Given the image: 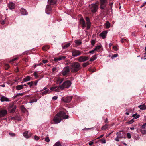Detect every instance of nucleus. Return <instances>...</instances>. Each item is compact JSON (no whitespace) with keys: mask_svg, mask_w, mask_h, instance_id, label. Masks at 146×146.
I'll return each mask as SVG.
<instances>
[{"mask_svg":"<svg viewBox=\"0 0 146 146\" xmlns=\"http://www.w3.org/2000/svg\"><path fill=\"white\" fill-rule=\"evenodd\" d=\"M56 67H54L52 69V70L53 72H54V71H56Z\"/></svg>","mask_w":146,"mask_h":146,"instance_id":"63","label":"nucleus"},{"mask_svg":"<svg viewBox=\"0 0 146 146\" xmlns=\"http://www.w3.org/2000/svg\"><path fill=\"white\" fill-rule=\"evenodd\" d=\"M8 7L11 9H14L15 7V5L14 3L11 2H9L8 4Z\"/></svg>","mask_w":146,"mask_h":146,"instance_id":"18","label":"nucleus"},{"mask_svg":"<svg viewBox=\"0 0 146 146\" xmlns=\"http://www.w3.org/2000/svg\"><path fill=\"white\" fill-rule=\"evenodd\" d=\"M101 48V45L97 46L94 49V50H95L96 52H99L100 51Z\"/></svg>","mask_w":146,"mask_h":146,"instance_id":"21","label":"nucleus"},{"mask_svg":"<svg viewBox=\"0 0 146 146\" xmlns=\"http://www.w3.org/2000/svg\"><path fill=\"white\" fill-rule=\"evenodd\" d=\"M127 137L128 139H130L131 138V134H130V133H127Z\"/></svg>","mask_w":146,"mask_h":146,"instance_id":"43","label":"nucleus"},{"mask_svg":"<svg viewBox=\"0 0 146 146\" xmlns=\"http://www.w3.org/2000/svg\"><path fill=\"white\" fill-rule=\"evenodd\" d=\"M107 32L106 31H103L100 35V37H102V38L104 39L106 38V35L107 34Z\"/></svg>","mask_w":146,"mask_h":146,"instance_id":"19","label":"nucleus"},{"mask_svg":"<svg viewBox=\"0 0 146 146\" xmlns=\"http://www.w3.org/2000/svg\"><path fill=\"white\" fill-rule=\"evenodd\" d=\"M71 82L68 80H67L64 82L63 84L60 85V89L64 90L65 88H68L71 86Z\"/></svg>","mask_w":146,"mask_h":146,"instance_id":"3","label":"nucleus"},{"mask_svg":"<svg viewBox=\"0 0 146 146\" xmlns=\"http://www.w3.org/2000/svg\"><path fill=\"white\" fill-rule=\"evenodd\" d=\"M139 130L141 132V133L143 134V135L146 134V130H145L141 129H140Z\"/></svg>","mask_w":146,"mask_h":146,"instance_id":"37","label":"nucleus"},{"mask_svg":"<svg viewBox=\"0 0 146 146\" xmlns=\"http://www.w3.org/2000/svg\"><path fill=\"white\" fill-rule=\"evenodd\" d=\"M53 146H62V145L60 142V141H58Z\"/></svg>","mask_w":146,"mask_h":146,"instance_id":"36","label":"nucleus"},{"mask_svg":"<svg viewBox=\"0 0 146 146\" xmlns=\"http://www.w3.org/2000/svg\"><path fill=\"white\" fill-rule=\"evenodd\" d=\"M52 10V9L51 7L49 5H47L46 7V11L47 12V14H49V13L48 12L49 11H51Z\"/></svg>","mask_w":146,"mask_h":146,"instance_id":"23","label":"nucleus"},{"mask_svg":"<svg viewBox=\"0 0 146 146\" xmlns=\"http://www.w3.org/2000/svg\"><path fill=\"white\" fill-rule=\"evenodd\" d=\"M30 76H28L25 78H23V81L25 82L29 81L30 80Z\"/></svg>","mask_w":146,"mask_h":146,"instance_id":"27","label":"nucleus"},{"mask_svg":"<svg viewBox=\"0 0 146 146\" xmlns=\"http://www.w3.org/2000/svg\"><path fill=\"white\" fill-rule=\"evenodd\" d=\"M1 102L9 101V100L8 98L4 96H2L1 98Z\"/></svg>","mask_w":146,"mask_h":146,"instance_id":"20","label":"nucleus"},{"mask_svg":"<svg viewBox=\"0 0 146 146\" xmlns=\"http://www.w3.org/2000/svg\"><path fill=\"white\" fill-rule=\"evenodd\" d=\"M146 4V1L143 3V5L141 6V8L142 7Z\"/></svg>","mask_w":146,"mask_h":146,"instance_id":"56","label":"nucleus"},{"mask_svg":"<svg viewBox=\"0 0 146 146\" xmlns=\"http://www.w3.org/2000/svg\"><path fill=\"white\" fill-rule=\"evenodd\" d=\"M140 116V115H139L137 113H135L132 115V117H133V119H136L139 118Z\"/></svg>","mask_w":146,"mask_h":146,"instance_id":"26","label":"nucleus"},{"mask_svg":"<svg viewBox=\"0 0 146 146\" xmlns=\"http://www.w3.org/2000/svg\"><path fill=\"white\" fill-rule=\"evenodd\" d=\"M100 8L104 9L106 7L107 1L106 0H100Z\"/></svg>","mask_w":146,"mask_h":146,"instance_id":"9","label":"nucleus"},{"mask_svg":"<svg viewBox=\"0 0 146 146\" xmlns=\"http://www.w3.org/2000/svg\"><path fill=\"white\" fill-rule=\"evenodd\" d=\"M9 134L10 135L12 136H14L15 135V134L14 133H9Z\"/></svg>","mask_w":146,"mask_h":146,"instance_id":"53","label":"nucleus"},{"mask_svg":"<svg viewBox=\"0 0 146 146\" xmlns=\"http://www.w3.org/2000/svg\"><path fill=\"white\" fill-rule=\"evenodd\" d=\"M17 117H13L11 118L12 119L15 120L17 119Z\"/></svg>","mask_w":146,"mask_h":146,"instance_id":"62","label":"nucleus"},{"mask_svg":"<svg viewBox=\"0 0 146 146\" xmlns=\"http://www.w3.org/2000/svg\"><path fill=\"white\" fill-rule=\"evenodd\" d=\"M97 58V55H94L91 58L90 61H93L96 59Z\"/></svg>","mask_w":146,"mask_h":146,"instance_id":"25","label":"nucleus"},{"mask_svg":"<svg viewBox=\"0 0 146 146\" xmlns=\"http://www.w3.org/2000/svg\"><path fill=\"white\" fill-rule=\"evenodd\" d=\"M69 116L66 115V113L62 111L58 113L53 118V121L56 124H58L63 119H67Z\"/></svg>","mask_w":146,"mask_h":146,"instance_id":"1","label":"nucleus"},{"mask_svg":"<svg viewBox=\"0 0 146 146\" xmlns=\"http://www.w3.org/2000/svg\"><path fill=\"white\" fill-rule=\"evenodd\" d=\"M1 23L2 24H5V21L3 20H1Z\"/></svg>","mask_w":146,"mask_h":146,"instance_id":"64","label":"nucleus"},{"mask_svg":"<svg viewBox=\"0 0 146 146\" xmlns=\"http://www.w3.org/2000/svg\"><path fill=\"white\" fill-rule=\"evenodd\" d=\"M70 45V43H68L66 44L64 46H63V48L64 49H66Z\"/></svg>","mask_w":146,"mask_h":146,"instance_id":"35","label":"nucleus"},{"mask_svg":"<svg viewBox=\"0 0 146 146\" xmlns=\"http://www.w3.org/2000/svg\"><path fill=\"white\" fill-rule=\"evenodd\" d=\"M119 138L117 136V137L115 139V140L117 141H119Z\"/></svg>","mask_w":146,"mask_h":146,"instance_id":"61","label":"nucleus"},{"mask_svg":"<svg viewBox=\"0 0 146 146\" xmlns=\"http://www.w3.org/2000/svg\"><path fill=\"white\" fill-rule=\"evenodd\" d=\"M90 7L91 11L93 13H95L97 11L98 6L96 4H92L90 5Z\"/></svg>","mask_w":146,"mask_h":146,"instance_id":"5","label":"nucleus"},{"mask_svg":"<svg viewBox=\"0 0 146 146\" xmlns=\"http://www.w3.org/2000/svg\"><path fill=\"white\" fill-rule=\"evenodd\" d=\"M20 12L21 14L23 15H26L28 14L27 11L25 9L23 8L21 9Z\"/></svg>","mask_w":146,"mask_h":146,"instance_id":"17","label":"nucleus"},{"mask_svg":"<svg viewBox=\"0 0 146 146\" xmlns=\"http://www.w3.org/2000/svg\"><path fill=\"white\" fill-rule=\"evenodd\" d=\"M60 89V86H56L52 87L50 88V90L52 91H55L56 92H59Z\"/></svg>","mask_w":146,"mask_h":146,"instance_id":"14","label":"nucleus"},{"mask_svg":"<svg viewBox=\"0 0 146 146\" xmlns=\"http://www.w3.org/2000/svg\"><path fill=\"white\" fill-rule=\"evenodd\" d=\"M86 21L87 22H90L89 18L88 17H86L85 18Z\"/></svg>","mask_w":146,"mask_h":146,"instance_id":"51","label":"nucleus"},{"mask_svg":"<svg viewBox=\"0 0 146 146\" xmlns=\"http://www.w3.org/2000/svg\"><path fill=\"white\" fill-rule=\"evenodd\" d=\"M113 49L115 51H117L118 50L117 47L116 46L113 47Z\"/></svg>","mask_w":146,"mask_h":146,"instance_id":"48","label":"nucleus"},{"mask_svg":"<svg viewBox=\"0 0 146 146\" xmlns=\"http://www.w3.org/2000/svg\"><path fill=\"white\" fill-rule=\"evenodd\" d=\"M45 140L47 142H48L50 141V139L48 137H46L45 138Z\"/></svg>","mask_w":146,"mask_h":146,"instance_id":"42","label":"nucleus"},{"mask_svg":"<svg viewBox=\"0 0 146 146\" xmlns=\"http://www.w3.org/2000/svg\"><path fill=\"white\" fill-rule=\"evenodd\" d=\"M34 139L36 140H38L39 139V137L36 135H35L34 136Z\"/></svg>","mask_w":146,"mask_h":146,"instance_id":"46","label":"nucleus"},{"mask_svg":"<svg viewBox=\"0 0 146 146\" xmlns=\"http://www.w3.org/2000/svg\"><path fill=\"white\" fill-rule=\"evenodd\" d=\"M116 135L118 137L120 138H125V135L122 131H120L119 132H117Z\"/></svg>","mask_w":146,"mask_h":146,"instance_id":"11","label":"nucleus"},{"mask_svg":"<svg viewBox=\"0 0 146 146\" xmlns=\"http://www.w3.org/2000/svg\"><path fill=\"white\" fill-rule=\"evenodd\" d=\"M38 82V81H36L35 82H33V84H34V85L35 86H36L37 85Z\"/></svg>","mask_w":146,"mask_h":146,"instance_id":"58","label":"nucleus"},{"mask_svg":"<svg viewBox=\"0 0 146 146\" xmlns=\"http://www.w3.org/2000/svg\"><path fill=\"white\" fill-rule=\"evenodd\" d=\"M63 79L59 77H57L56 78V82L57 84H60L63 82Z\"/></svg>","mask_w":146,"mask_h":146,"instance_id":"16","label":"nucleus"},{"mask_svg":"<svg viewBox=\"0 0 146 146\" xmlns=\"http://www.w3.org/2000/svg\"><path fill=\"white\" fill-rule=\"evenodd\" d=\"M106 27L107 29H108L110 28V24L109 22L107 21L105 24Z\"/></svg>","mask_w":146,"mask_h":146,"instance_id":"30","label":"nucleus"},{"mask_svg":"<svg viewBox=\"0 0 146 146\" xmlns=\"http://www.w3.org/2000/svg\"><path fill=\"white\" fill-rule=\"evenodd\" d=\"M42 62L43 63L45 64L48 62V60H42Z\"/></svg>","mask_w":146,"mask_h":146,"instance_id":"55","label":"nucleus"},{"mask_svg":"<svg viewBox=\"0 0 146 146\" xmlns=\"http://www.w3.org/2000/svg\"><path fill=\"white\" fill-rule=\"evenodd\" d=\"M72 56L75 57L81 54V52L79 51L76 50H74L72 51Z\"/></svg>","mask_w":146,"mask_h":146,"instance_id":"7","label":"nucleus"},{"mask_svg":"<svg viewBox=\"0 0 146 146\" xmlns=\"http://www.w3.org/2000/svg\"><path fill=\"white\" fill-rule=\"evenodd\" d=\"M70 66V69L72 72H76L81 69L80 64L76 62H73Z\"/></svg>","mask_w":146,"mask_h":146,"instance_id":"2","label":"nucleus"},{"mask_svg":"<svg viewBox=\"0 0 146 146\" xmlns=\"http://www.w3.org/2000/svg\"><path fill=\"white\" fill-rule=\"evenodd\" d=\"M57 98L58 97L56 96H54L52 98V99L54 100H56Z\"/></svg>","mask_w":146,"mask_h":146,"instance_id":"57","label":"nucleus"},{"mask_svg":"<svg viewBox=\"0 0 146 146\" xmlns=\"http://www.w3.org/2000/svg\"><path fill=\"white\" fill-rule=\"evenodd\" d=\"M70 68L69 66H66L63 69L62 72V74L63 76L67 74L70 72Z\"/></svg>","mask_w":146,"mask_h":146,"instance_id":"8","label":"nucleus"},{"mask_svg":"<svg viewBox=\"0 0 146 146\" xmlns=\"http://www.w3.org/2000/svg\"><path fill=\"white\" fill-rule=\"evenodd\" d=\"M46 47L44 46L42 48V50H44L46 51L47 50V49L46 48Z\"/></svg>","mask_w":146,"mask_h":146,"instance_id":"59","label":"nucleus"},{"mask_svg":"<svg viewBox=\"0 0 146 146\" xmlns=\"http://www.w3.org/2000/svg\"><path fill=\"white\" fill-rule=\"evenodd\" d=\"M89 58L87 56H81L77 58V60L80 62H82L88 60Z\"/></svg>","mask_w":146,"mask_h":146,"instance_id":"6","label":"nucleus"},{"mask_svg":"<svg viewBox=\"0 0 146 146\" xmlns=\"http://www.w3.org/2000/svg\"><path fill=\"white\" fill-rule=\"evenodd\" d=\"M94 52H96L95 50H94V49L92 50L89 51V53H91L92 54H93Z\"/></svg>","mask_w":146,"mask_h":146,"instance_id":"44","label":"nucleus"},{"mask_svg":"<svg viewBox=\"0 0 146 146\" xmlns=\"http://www.w3.org/2000/svg\"><path fill=\"white\" fill-rule=\"evenodd\" d=\"M72 98V96H68L65 98H62L61 99V100L65 102L68 103L71 101Z\"/></svg>","mask_w":146,"mask_h":146,"instance_id":"10","label":"nucleus"},{"mask_svg":"<svg viewBox=\"0 0 146 146\" xmlns=\"http://www.w3.org/2000/svg\"><path fill=\"white\" fill-rule=\"evenodd\" d=\"M87 28L86 29L87 30L90 27L91 25V23L90 22H87Z\"/></svg>","mask_w":146,"mask_h":146,"instance_id":"34","label":"nucleus"},{"mask_svg":"<svg viewBox=\"0 0 146 146\" xmlns=\"http://www.w3.org/2000/svg\"><path fill=\"white\" fill-rule=\"evenodd\" d=\"M93 143H94L92 141H91L89 142V144L90 146L92 145L93 144Z\"/></svg>","mask_w":146,"mask_h":146,"instance_id":"54","label":"nucleus"},{"mask_svg":"<svg viewBox=\"0 0 146 146\" xmlns=\"http://www.w3.org/2000/svg\"><path fill=\"white\" fill-rule=\"evenodd\" d=\"M16 108V105L13 102H12L9 105L8 110L11 113H13L15 111Z\"/></svg>","mask_w":146,"mask_h":146,"instance_id":"4","label":"nucleus"},{"mask_svg":"<svg viewBox=\"0 0 146 146\" xmlns=\"http://www.w3.org/2000/svg\"><path fill=\"white\" fill-rule=\"evenodd\" d=\"M23 88V86H22V85H17V86L16 87V89L17 90H21V89H22Z\"/></svg>","mask_w":146,"mask_h":146,"instance_id":"29","label":"nucleus"},{"mask_svg":"<svg viewBox=\"0 0 146 146\" xmlns=\"http://www.w3.org/2000/svg\"><path fill=\"white\" fill-rule=\"evenodd\" d=\"M138 108H140V109L142 110H146V105H145L144 104H143L142 105H140L139 106H138Z\"/></svg>","mask_w":146,"mask_h":146,"instance_id":"22","label":"nucleus"},{"mask_svg":"<svg viewBox=\"0 0 146 146\" xmlns=\"http://www.w3.org/2000/svg\"><path fill=\"white\" fill-rule=\"evenodd\" d=\"M27 84L29 85L30 87H31L32 86L33 84V82L31 81L30 82H28L27 83Z\"/></svg>","mask_w":146,"mask_h":146,"instance_id":"41","label":"nucleus"},{"mask_svg":"<svg viewBox=\"0 0 146 146\" xmlns=\"http://www.w3.org/2000/svg\"><path fill=\"white\" fill-rule=\"evenodd\" d=\"M50 90H45L42 92V94L43 95L48 94L50 92Z\"/></svg>","mask_w":146,"mask_h":146,"instance_id":"31","label":"nucleus"},{"mask_svg":"<svg viewBox=\"0 0 146 146\" xmlns=\"http://www.w3.org/2000/svg\"><path fill=\"white\" fill-rule=\"evenodd\" d=\"M66 56H59L58 58H54V60L56 62H58V61L64 60L66 58Z\"/></svg>","mask_w":146,"mask_h":146,"instance_id":"13","label":"nucleus"},{"mask_svg":"<svg viewBox=\"0 0 146 146\" xmlns=\"http://www.w3.org/2000/svg\"><path fill=\"white\" fill-rule=\"evenodd\" d=\"M9 65L6 64L5 65V68L6 70H7L8 68H9Z\"/></svg>","mask_w":146,"mask_h":146,"instance_id":"49","label":"nucleus"},{"mask_svg":"<svg viewBox=\"0 0 146 146\" xmlns=\"http://www.w3.org/2000/svg\"><path fill=\"white\" fill-rule=\"evenodd\" d=\"M101 141L102 143H106V140L105 139H102Z\"/></svg>","mask_w":146,"mask_h":146,"instance_id":"50","label":"nucleus"},{"mask_svg":"<svg viewBox=\"0 0 146 146\" xmlns=\"http://www.w3.org/2000/svg\"><path fill=\"white\" fill-rule=\"evenodd\" d=\"M145 127H146V122L142 126V128H144Z\"/></svg>","mask_w":146,"mask_h":146,"instance_id":"60","label":"nucleus"},{"mask_svg":"<svg viewBox=\"0 0 146 146\" xmlns=\"http://www.w3.org/2000/svg\"><path fill=\"white\" fill-rule=\"evenodd\" d=\"M37 101V99L35 98V99L31 100L29 102L30 103H33L34 102H36Z\"/></svg>","mask_w":146,"mask_h":146,"instance_id":"38","label":"nucleus"},{"mask_svg":"<svg viewBox=\"0 0 146 146\" xmlns=\"http://www.w3.org/2000/svg\"><path fill=\"white\" fill-rule=\"evenodd\" d=\"M48 2L51 5H53L56 2V0H48Z\"/></svg>","mask_w":146,"mask_h":146,"instance_id":"28","label":"nucleus"},{"mask_svg":"<svg viewBox=\"0 0 146 146\" xmlns=\"http://www.w3.org/2000/svg\"><path fill=\"white\" fill-rule=\"evenodd\" d=\"M33 75L35 77H38V76L37 75V72H35L33 74Z\"/></svg>","mask_w":146,"mask_h":146,"instance_id":"45","label":"nucleus"},{"mask_svg":"<svg viewBox=\"0 0 146 146\" xmlns=\"http://www.w3.org/2000/svg\"><path fill=\"white\" fill-rule=\"evenodd\" d=\"M134 119H133L129 121H127L126 123L128 124H131L133 123L134 122Z\"/></svg>","mask_w":146,"mask_h":146,"instance_id":"39","label":"nucleus"},{"mask_svg":"<svg viewBox=\"0 0 146 146\" xmlns=\"http://www.w3.org/2000/svg\"><path fill=\"white\" fill-rule=\"evenodd\" d=\"M24 94L23 93H17L16 94H15L14 96V98H16V97L19 96H23Z\"/></svg>","mask_w":146,"mask_h":146,"instance_id":"32","label":"nucleus"},{"mask_svg":"<svg viewBox=\"0 0 146 146\" xmlns=\"http://www.w3.org/2000/svg\"><path fill=\"white\" fill-rule=\"evenodd\" d=\"M23 135L26 138H28L29 137L28 135V132L27 131L24 132L23 133Z\"/></svg>","mask_w":146,"mask_h":146,"instance_id":"24","label":"nucleus"},{"mask_svg":"<svg viewBox=\"0 0 146 146\" xmlns=\"http://www.w3.org/2000/svg\"><path fill=\"white\" fill-rule=\"evenodd\" d=\"M75 42L76 44L78 45H80L82 43L81 41L79 40H75Z\"/></svg>","mask_w":146,"mask_h":146,"instance_id":"33","label":"nucleus"},{"mask_svg":"<svg viewBox=\"0 0 146 146\" xmlns=\"http://www.w3.org/2000/svg\"><path fill=\"white\" fill-rule=\"evenodd\" d=\"M80 23L82 25V28H85L86 27V24L83 18H81L80 19Z\"/></svg>","mask_w":146,"mask_h":146,"instance_id":"15","label":"nucleus"},{"mask_svg":"<svg viewBox=\"0 0 146 146\" xmlns=\"http://www.w3.org/2000/svg\"><path fill=\"white\" fill-rule=\"evenodd\" d=\"M89 64L88 62L83 63L82 64V66L83 67H85L86 66L88 65Z\"/></svg>","mask_w":146,"mask_h":146,"instance_id":"40","label":"nucleus"},{"mask_svg":"<svg viewBox=\"0 0 146 146\" xmlns=\"http://www.w3.org/2000/svg\"><path fill=\"white\" fill-rule=\"evenodd\" d=\"M95 43V41L94 40H92L91 42V44L92 45H94Z\"/></svg>","mask_w":146,"mask_h":146,"instance_id":"47","label":"nucleus"},{"mask_svg":"<svg viewBox=\"0 0 146 146\" xmlns=\"http://www.w3.org/2000/svg\"><path fill=\"white\" fill-rule=\"evenodd\" d=\"M7 111L5 110H0V118L5 116L7 113Z\"/></svg>","mask_w":146,"mask_h":146,"instance_id":"12","label":"nucleus"},{"mask_svg":"<svg viewBox=\"0 0 146 146\" xmlns=\"http://www.w3.org/2000/svg\"><path fill=\"white\" fill-rule=\"evenodd\" d=\"M118 56V55L117 54H115L114 55H113L112 56V58H113L116 57H117Z\"/></svg>","mask_w":146,"mask_h":146,"instance_id":"52","label":"nucleus"}]
</instances>
